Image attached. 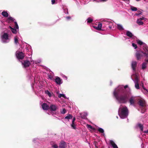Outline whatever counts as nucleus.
Listing matches in <instances>:
<instances>
[{
	"label": "nucleus",
	"instance_id": "6",
	"mask_svg": "<svg viewBox=\"0 0 148 148\" xmlns=\"http://www.w3.org/2000/svg\"><path fill=\"white\" fill-rule=\"evenodd\" d=\"M145 52L143 51H140L137 52L136 53V58L138 60L141 59V58L143 56V54H144V56L147 57L145 54L144 53Z\"/></svg>",
	"mask_w": 148,
	"mask_h": 148
},
{
	"label": "nucleus",
	"instance_id": "15",
	"mask_svg": "<svg viewBox=\"0 0 148 148\" xmlns=\"http://www.w3.org/2000/svg\"><path fill=\"white\" fill-rule=\"evenodd\" d=\"M138 78H136V79L135 81V87L137 89H139V84L138 83Z\"/></svg>",
	"mask_w": 148,
	"mask_h": 148
},
{
	"label": "nucleus",
	"instance_id": "23",
	"mask_svg": "<svg viewBox=\"0 0 148 148\" xmlns=\"http://www.w3.org/2000/svg\"><path fill=\"white\" fill-rule=\"evenodd\" d=\"M102 23H100L98 24L97 26V30H101V28L102 27Z\"/></svg>",
	"mask_w": 148,
	"mask_h": 148
},
{
	"label": "nucleus",
	"instance_id": "53",
	"mask_svg": "<svg viewBox=\"0 0 148 148\" xmlns=\"http://www.w3.org/2000/svg\"><path fill=\"white\" fill-rule=\"evenodd\" d=\"M146 61L147 62H148V60H146Z\"/></svg>",
	"mask_w": 148,
	"mask_h": 148
},
{
	"label": "nucleus",
	"instance_id": "27",
	"mask_svg": "<svg viewBox=\"0 0 148 148\" xmlns=\"http://www.w3.org/2000/svg\"><path fill=\"white\" fill-rule=\"evenodd\" d=\"M131 9L132 11H136L137 10L136 8L133 6L131 7Z\"/></svg>",
	"mask_w": 148,
	"mask_h": 148
},
{
	"label": "nucleus",
	"instance_id": "16",
	"mask_svg": "<svg viewBox=\"0 0 148 148\" xmlns=\"http://www.w3.org/2000/svg\"><path fill=\"white\" fill-rule=\"evenodd\" d=\"M110 143L112 145L113 148H118L117 145L115 144L112 140L110 141Z\"/></svg>",
	"mask_w": 148,
	"mask_h": 148
},
{
	"label": "nucleus",
	"instance_id": "28",
	"mask_svg": "<svg viewBox=\"0 0 148 148\" xmlns=\"http://www.w3.org/2000/svg\"><path fill=\"white\" fill-rule=\"evenodd\" d=\"M87 23H91L92 21H93V20L92 19L90 18H88L87 19Z\"/></svg>",
	"mask_w": 148,
	"mask_h": 148
},
{
	"label": "nucleus",
	"instance_id": "41",
	"mask_svg": "<svg viewBox=\"0 0 148 148\" xmlns=\"http://www.w3.org/2000/svg\"><path fill=\"white\" fill-rule=\"evenodd\" d=\"M51 3L52 4H54L55 3V0H51Z\"/></svg>",
	"mask_w": 148,
	"mask_h": 148
},
{
	"label": "nucleus",
	"instance_id": "30",
	"mask_svg": "<svg viewBox=\"0 0 148 148\" xmlns=\"http://www.w3.org/2000/svg\"><path fill=\"white\" fill-rule=\"evenodd\" d=\"M146 63H143L142 64V69H144L146 67Z\"/></svg>",
	"mask_w": 148,
	"mask_h": 148
},
{
	"label": "nucleus",
	"instance_id": "24",
	"mask_svg": "<svg viewBox=\"0 0 148 148\" xmlns=\"http://www.w3.org/2000/svg\"><path fill=\"white\" fill-rule=\"evenodd\" d=\"M136 22L139 25H142L143 24V22L141 21L138 19L137 20Z\"/></svg>",
	"mask_w": 148,
	"mask_h": 148
},
{
	"label": "nucleus",
	"instance_id": "34",
	"mask_svg": "<svg viewBox=\"0 0 148 148\" xmlns=\"http://www.w3.org/2000/svg\"><path fill=\"white\" fill-rule=\"evenodd\" d=\"M71 125L73 129H75L76 128L75 125L74 123H72Z\"/></svg>",
	"mask_w": 148,
	"mask_h": 148
},
{
	"label": "nucleus",
	"instance_id": "19",
	"mask_svg": "<svg viewBox=\"0 0 148 148\" xmlns=\"http://www.w3.org/2000/svg\"><path fill=\"white\" fill-rule=\"evenodd\" d=\"M126 34L130 38L132 37L133 36L131 32L128 31H127Z\"/></svg>",
	"mask_w": 148,
	"mask_h": 148
},
{
	"label": "nucleus",
	"instance_id": "13",
	"mask_svg": "<svg viewBox=\"0 0 148 148\" xmlns=\"http://www.w3.org/2000/svg\"><path fill=\"white\" fill-rule=\"evenodd\" d=\"M50 109L51 111H54L56 110L57 109V107L56 105L52 104L50 106Z\"/></svg>",
	"mask_w": 148,
	"mask_h": 148
},
{
	"label": "nucleus",
	"instance_id": "52",
	"mask_svg": "<svg viewBox=\"0 0 148 148\" xmlns=\"http://www.w3.org/2000/svg\"><path fill=\"white\" fill-rule=\"evenodd\" d=\"M47 92H46V91L45 92H48V93L49 92L48 91H47Z\"/></svg>",
	"mask_w": 148,
	"mask_h": 148
},
{
	"label": "nucleus",
	"instance_id": "49",
	"mask_svg": "<svg viewBox=\"0 0 148 148\" xmlns=\"http://www.w3.org/2000/svg\"><path fill=\"white\" fill-rule=\"evenodd\" d=\"M94 28L97 29V26H95L94 27Z\"/></svg>",
	"mask_w": 148,
	"mask_h": 148
},
{
	"label": "nucleus",
	"instance_id": "40",
	"mask_svg": "<svg viewBox=\"0 0 148 148\" xmlns=\"http://www.w3.org/2000/svg\"><path fill=\"white\" fill-rule=\"evenodd\" d=\"M64 95L63 94H60L58 96V97L60 98L61 97H64Z\"/></svg>",
	"mask_w": 148,
	"mask_h": 148
},
{
	"label": "nucleus",
	"instance_id": "36",
	"mask_svg": "<svg viewBox=\"0 0 148 148\" xmlns=\"http://www.w3.org/2000/svg\"><path fill=\"white\" fill-rule=\"evenodd\" d=\"M132 46L135 49H136L137 48V45L135 43H133L132 44Z\"/></svg>",
	"mask_w": 148,
	"mask_h": 148
},
{
	"label": "nucleus",
	"instance_id": "42",
	"mask_svg": "<svg viewBox=\"0 0 148 148\" xmlns=\"http://www.w3.org/2000/svg\"><path fill=\"white\" fill-rule=\"evenodd\" d=\"M75 117H74L73 118V120H72V123H74L75 121Z\"/></svg>",
	"mask_w": 148,
	"mask_h": 148
},
{
	"label": "nucleus",
	"instance_id": "33",
	"mask_svg": "<svg viewBox=\"0 0 148 148\" xmlns=\"http://www.w3.org/2000/svg\"><path fill=\"white\" fill-rule=\"evenodd\" d=\"M48 77L51 80L53 78V77L50 74L48 75Z\"/></svg>",
	"mask_w": 148,
	"mask_h": 148
},
{
	"label": "nucleus",
	"instance_id": "17",
	"mask_svg": "<svg viewBox=\"0 0 148 148\" xmlns=\"http://www.w3.org/2000/svg\"><path fill=\"white\" fill-rule=\"evenodd\" d=\"M1 14L4 17H7L9 16L8 13L6 11H3L1 13Z\"/></svg>",
	"mask_w": 148,
	"mask_h": 148
},
{
	"label": "nucleus",
	"instance_id": "18",
	"mask_svg": "<svg viewBox=\"0 0 148 148\" xmlns=\"http://www.w3.org/2000/svg\"><path fill=\"white\" fill-rule=\"evenodd\" d=\"M66 143L64 142H62L60 143L59 147L60 148H65Z\"/></svg>",
	"mask_w": 148,
	"mask_h": 148
},
{
	"label": "nucleus",
	"instance_id": "43",
	"mask_svg": "<svg viewBox=\"0 0 148 148\" xmlns=\"http://www.w3.org/2000/svg\"><path fill=\"white\" fill-rule=\"evenodd\" d=\"M128 88V85H126L124 87H123V88H124V90H125V89L126 88Z\"/></svg>",
	"mask_w": 148,
	"mask_h": 148
},
{
	"label": "nucleus",
	"instance_id": "48",
	"mask_svg": "<svg viewBox=\"0 0 148 148\" xmlns=\"http://www.w3.org/2000/svg\"><path fill=\"white\" fill-rule=\"evenodd\" d=\"M144 89L145 90H146V91L147 92H148V90H147V89H145L143 87Z\"/></svg>",
	"mask_w": 148,
	"mask_h": 148
},
{
	"label": "nucleus",
	"instance_id": "47",
	"mask_svg": "<svg viewBox=\"0 0 148 148\" xmlns=\"http://www.w3.org/2000/svg\"><path fill=\"white\" fill-rule=\"evenodd\" d=\"M144 132L148 134V130H147L144 131Z\"/></svg>",
	"mask_w": 148,
	"mask_h": 148
},
{
	"label": "nucleus",
	"instance_id": "2",
	"mask_svg": "<svg viewBox=\"0 0 148 148\" xmlns=\"http://www.w3.org/2000/svg\"><path fill=\"white\" fill-rule=\"evenodd\" d=\"M128 113V110L127 107L122 105L120 106L118 110V114L121 119H123L126 118Z\"/></svg>",
	"mask_w": 148,
	"mask_h": 148
},
{
	"label": "nucleus",
	"instance_id": "39",
	"mask_svg": "<svg viewBox=\"0 0 148 148\" xmlns=\"http://www.w3.org/2000/svg\"><path fill=\"white\" fill-rule=\"evenodd\" d=\"M146 18L143 17H140V18L139 19H138V20H141V21H142L143 20H144Z\"/></svg>",
	"mask_w": 148,
	"mask_h": 148
},
{
	"label": "nucleus",
	"instance_id": "3",
	"mask_svg": "<svg viewBox=\"0 0 148 148\" xmlns=\"http://www.w3.org/2000/svg\"><path fill=\"white\" fill-rule=\"evenodd\" d=\"M138 103L139 105L142 107L141 108V113H144L146 110L145 100L143 98H140L139 99Z\"/></svg>",
	"mask_w": 148,
	"mask_h": 148
},
{
	"label": "nucleus",
	"instance_id": "26",
	"mask_svg": "<svg viewBox=\"0 0 148 148\" xmlns=\"http://www.w3.org/2000/svg\"><path fill=\"white\" fill-rule=\"evenodd\" d=\"M98 131L100 133H103V135H104V130L101 128H99L98 129Z\"/></svg>",
	"mask_w": 148,
	"mask_h": 148
},
{
	"label": "nucleus",
	"instance_id": "31",
	"mask_svg": "<svg viewBox=\"0 0 148 148\" xmlns=\"http://www.w3.org/2000/svg\"><path fill=\"white\" fill-rule=\"evenodd\" d=\"M8 20L11 21L12 22H14V19L13 18L10 16L8 18Z\"/></svg>",
	"mask_w": 148,
	"mask_h": 148
},
{
	"label": "nucleus",
	"instance_id": "10",
	"mask_svg": "<svg viewBox=\"0 0 148 148\" xmlns=\"http://www.w3.org/2000/svg\"><path fill=\"white\" fill-rule=\"evenodd\" d=\"M80 117L82 119H86V116L88 114L86 112H84L80 114Z\"/></svg>",
	"mask_w": 148,
	"mask_h": 148
},
{
	"label": "nucleus",
	"instance_id": "29",
	"mask_svg": "<svg viewBox=\"0 0 148 148\" xmlns=\"http://www.w3.org/2000/svg\"><path fill=\"white\" fill-rule=\"evenodd\" d=\"M138 126L141 130L142 131L143 130V125L141 124H138Z\"/></svg>",
	"mask_w": 148,
	"mask_h": 148
},
{
	"label": "nucleus",
	"instance_id": "25",
	"mask_svg": "<svg viewBox=\"0 0 148 148\" xmlns=\"http://www.w3.org/2000/svg\"><path fill=\"white\" fill-rule=\"evenodd\" d=\"M10 27L11 29V31L13 33H14V34H16V29H15L14 28H13L12 27L10 26Z\"/></svg>",
	"mask_w": 148,
	"mask_h": 148
},
{
	"label": "nucleus",
	"instance_id": "12",
	"mask_svg": "<svg viewBox=\"0 0 148 148\" xmlns=\"http://www.w3.org/2000/svg\"><path fill=\"white\" fill-rule=\"evenodd\" d=\"M42 107L44 110H47L49 108V106L46 103H43L42 105Z\"/></svg>",
	"mask_w": 148,
	"mask_h": 148
},
{
	"label": "nucleus",
	"instance_id": "50",
	"mask_svg": "<svg viewBox=\"0 0 148 148\" xmlns=\"http://www.w3.org/2000/svg\"><path fill=\"white\" fill-rule=\"evenodd\" d=\"M37 140V139H33V141L34 142H35V140Z\"/></svg>",
	"mask_w": 148,
	"mask_h": 148
},
{
	"label": "nucleus",
	"instance_id": "1",
	"mask_svg": "<svg viewBox=\"0 0 148 148\" xmlns=\"http://www.w3.org/2000/svg\"><path fill=\"white\" fill-rule=\"evenodd\" d=\"M114 96L117 101L120 103H125L128 100L131 105H134L136 100V97L132 96L130 98V95L128 94H122L121 93H114Z\"/></svg>",
	"mask_w": 148,
	"mask_h": 148
},
{
	"label": "nucleus",
	"instance_id": "7",
	"mask_svg": "<svg viewBox=\"0 0 148 148\" xmlns=\"http://www.w3.org/2000/svg\"><path fill=\"white\" fill-rule=\"evenodd\" d=\"M17 58L18 59H22L24 57V54L22 52H17L16 53Z\"/></svg>",
	"mask_w": 148,
	"mask_h": 148
},
{
	"label": "nucleus",
	"instance_id": "45",
	"mask_svg": "<svg viewBox=\"0 0 148 148\" xmlns=\"http://www.w3.org/2000/svg\"><path fill=\"white\" fill-rule=\"evenodd\" d=\"M66 18L67 19H71V17L70 16H68L66 17Z\"/></svg>",
	"mask_w": 148,
	"mask_h": 148
},
{
	"label": "nucleus",
	"instance_id": "14",
	"mask_svg": "<svg viewBox=\"0 0 148 148\" xmlns=\"http://www.w3.org/2000/svg\"><path fill=\"white\" fill-rule=\"evenodd\" d=\"M54 80L56 83L58 84H60L62 83L61 82V80L59 77H56V79H54Z\"/></svg>",
	"mask_w": 148,
	"mask_h": 148
},
{
	"label": "nucleus",
	"instance_id": "46",
	"mask_svg": "<svg viewBox=\"0 0 148 148\" xmlns=\"http://www.w3.org/2000/svg\"><path fill=\"white\" fill-rule=\"evenodd\" d=\"M47 93L49 97H51V93Z\"/></svg>",
	"mask_w": 148,
	"mask_h": 148
},
{
	"label": "nucleus",
	"instance_id": "21",
	"mask_svg": "<svg viewBox=\"0 0 148 148\" xmlns=\"http://www.w3.org/2000/svg\"><path fill=\"white\" fill-rule=\"evenodd\" d=\"M117 28L119 30H122L123 29L122 26L120 24L117 25Z\"/></svg>",
	"mask_w": 148,
	"mask_h": 148
},
{
	"label": "nucleus",
	"instance_id": "32",
	"mask_svg": "<svg viewBox=\"0 0 148 148\" xmlns=\"http://www.w3.org/2000/svg\"><path fill=\"white\" fill-rule=\"evenodd\" d=\"M66 112V110L64 108L61 111V113L62 114H64Z\"/></svg>",
	"mask_w": 148,
	"mask_h": 148
},
{
	"label": "nucleus",
	"instance_id": "22",
	"mask_svg": "<svg viewBox=\"0 0 148 148\" xmlns=\"http://www.w3.org/2000/svg\"><path fill=\"white\" fill-rule=\"evenodd\" d=\"M14 42L16 45H17L18 43V38L17 37H15L14 38Z\"/></svg>",
	"mask_w": 148,
	"mask_h": 148
},
{
	"label": "nucleus",
	"instance_id": "38",
	"mask_svg": "<svg viewBox=\"0 0 148 148\" xmlns=\"http://www.w3.org/2000/svg\"><path fill=\"white\" fill-rule=\"evenodd\" d=\"M86 127L88 129H92V127L90 125H86Z\"/></svg>",
	"mask_w": 148,
	"mask_h": 148
},
{
	"label": "nucleus",
	"instance_id": "35",
	"mask_svg": "<svg viewBox=\"0 0 148 148\" xmlns=\"http://www.w3.org/2000/svg\"><path fill=\"white\" fill-rule=\"evenodd\" d=\"M14 23V24L15 25V28L16 29H18V25L17 23L16 22H15Z\"/></svg>",
	"mask_w": 148,
	"mask_h": 148
},
{
	"label": "nucleus",
	"instance_id": "37",
	"mask_svg": "<svg viewBox=\"0 0 148 148\" xmlns=\"http://www.w3.org/2000/svg\"><path fill=\"white\" fill-rule=\"evenodd\" d=\"M137 12H138L137 13H136V15L137 16H138L140 14H141V13H142V12L140 11L139 10H138L137 11Z\"/></svg>",
	"mask_w": 148,
	"mask_h": 148
},
{
	"label": "nucleus",
	"instance_id": "11",
	"mask_svg": "<svg viewBox=\"0 0 148 148\" xmlns=\"http://www.w3.org/2000/svg\"><path fill=\"white\" fill-rule=\"evenodd\" d=\"M137 64V62L136 61H133L132 63L131 66L134 71H135L136 70Z\"/></svg>",
	"mask_w": 148,
	"mask_h": 148
},
{
	"label": "nucleus",
	"instance_id": "4",
	"mask_svg": "<svg viewBox=\"0 0 148 148\" xmlns=\"http://www.w3.org/2000/svg\"><path fill=\"white\" fill-rule=\"evenodd\" d=\"M137 43L140 45H143V49L145 51V56L148 57V47L146 44L140 40H137Z\"/></svg>",
	"mask_w": 148,
	"mask_h": 148
},
{
	"label": "nucleus",
	"instance_id": "54",
	"mask_svg": "<svg viewBox=\"0 0 148 148\" xmlns=\"http://www.w3.org/2000/svg\"><path fill=\"white\" fill-rule=\"evenodd\" d=\"M116 118H117L118 119V116H116Z\"/></svg>",
	"mask_w": 148,
	"mask_h": 148
},
{
	"label": "nucleus",
	"instance_id": "8",
	"mask_svg": "<svg viewBox=\"0 0 148 148\" xmlns=\"http://www.w3.org/2000/svg\"><path fill=\"white\" fill-rule=\"evenodd\" d=\"M123 91V85H119L115 89L113 92H119Z\"/></svg>",
	"mask_w": 148,
	"mask_h": 148
},
{
	"label": "nucleus",
	"instance_id": "5",
	"mask_svg": "<svg viewBox=\"0 0 148 148\" xmlns=\"http://www.w3.org/2000/svg\"><path fill=\"white\" fill-rule=\"evenodd\" d=\"M1 41L3 43H6V40L8 39V35L7 33H4L1 36Z\"/></svg>",
	"mask_w": 148,
	"mask_h": 148
},
{
	"label": "nucleus",
	"instance_id": "44",
	"mask_svg": "<svg viewBox=\"0 0 148 148\" xmlns=\"http://www.w3.org/2000/svg\"><path fill=\"white\" fill-rule=\"evenodd\" d=\"M53 147L54 148H58V146L56 145H54Z\"/></svg>",
	"mask_w": 148,
	"mask_h": 148
},
{
	"label": "nucleus",
	"instance_id": "20",
	"mask_svg": "<svg viewBox=\"0 0 148 148\" xmlns=\"http://www.w3.org/2000/svg\"><path fill=\"white\" fill-rule=\"evenodd\" d=\"M73 117L70 114H68L67 116L65 117V119H71Z\"/></svg>",
	"mask_w": 148,
	"mask_h": 148
},
{
	"label": "nucleus",
	"instance_id": "51",
	"mask_svg": "<svg viewBox=\"0 0 148 148\" xmlns=\"http://www.w3.org/2000/svg\"><path fill=\"white\" fill-rule=\"evenodd\" d=\"M109 28H110V29H111V27H110V26H109Z\"/></svg>",
	"mask_w": 148,
	"mask_h": 148
},
{
	"label": "nucleus",
	"instance_id": "9",
	"mask_svg": "<svg viewBox=\"0 0 148 148\" xmlns=\"http://www.w3.org/2000/svg\"><path fill=\"white\" fill-rule=\"evenodd\" d=\"M22 64L23 67L25 68L29 67L31 64L29 61L27 60H24L23 62H22Z\"/></svg>",
	"mask_w": 148,
	"mask_h": 148
}]
</instances>
